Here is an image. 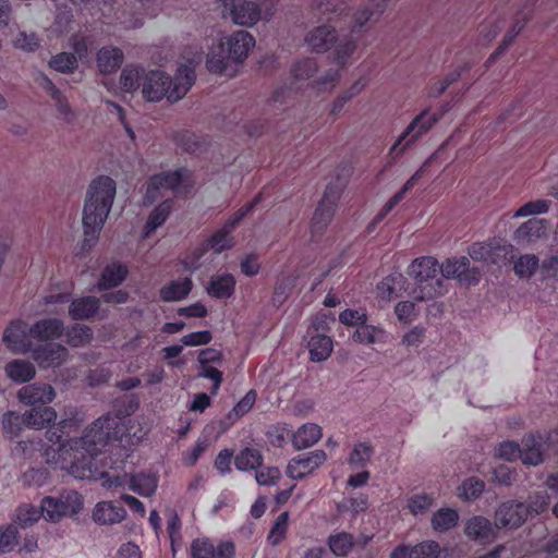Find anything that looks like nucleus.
<instances>
[{
	"label": "nucleus",
	"mask_w": 558,
	"mask_h": 558,
	"mask_svg": "<svg viewBox=\"0 0 558 558\" xmlns=\"http://www.w3.org/2000/svg\"><path fill=\"white\" fill-rule=\"evenodd\" d=\"M126 427L122 417L107 414L97 418L78 438L63 440L57 430L48 429L47 438L52 444L45 449L47 463L54 464L76 478H102V486L111 489L128 485L129 489L143 496H151L157 488L155 476L138 473L129 475L110 474L105 468L117 471L119 464H124L126 454L113 461L106 456L105 448L121 449L128 444Z\"/></svg>",
	"instance_id": "1"
},
{
	"label": "nucleus",
	"mask_w": 558,
	"mask_h": 558,
	"mask_svg": "<svg viewBox=\"0 0 558 558\" xmlns=\"http://www.w3.org/2000/svg\"><path fill=\"white\" fill-rule=\"evenodd\" d=\"M195 80V71L187 64L180 65L173 78L163 71L150 70L142 77V94L147 101H160L166 97L174 102L187 94Z\"/></svg>",
	"instance_id": "2"
},
{
	"label": "nucleus",
	"mask_w": 558,
	"mask_h": 558,
	"mask_svg": "<svg viewBox=\"0 0 558 558\" xmlns=\"http://www.w3.org/2000/svg\"><path fill=\"white\" fill-rule=\"evenodd\" d=\"M116 195V182L107 175H100L92 181L83 209V226L85 236L97 239L110 213Z\"/></svg>",
	"instance_id": "3"
},
{
	"label": "nucleus",
	"mask_w": 558,
	"mask_h": 558,
	"mask_svg": "<svg viewBox=\"0 0 558 558\" xmlns=\"http://www.w3.org/2000/svg\"><path fill=\"white\" fill-rule=\"evenodd\" d=\"M438 260L433 256L415 258L408 268V275L414 281L413 298L417 301H428L445 294L446 287L439 275Z\"/></svg>",
	"instance_id": "4"
},
{
	"label": "nucleus",
	"mask_w": 558,
	"mask_h": 558,
	"mask_svg": "<svg viewBox=\"0 0 558 558\" xmlns=\"http://www.w3.org/2000/svg\"><path fill=\"white\" fill-rule=\"evenodd\" d=\"M305 41L310 48L317 53H323L335 48L332 62L340 66L345 65L348 59L356 49V44L351 35L339 39L335 27L328 25H320L311 31Z\"/></svg>",
	"instance_id": "5"
},
{
	"label": "nucleus",
	"mask_w": 558,
	"mask_h": 558,
	"mask_svg": "<svg viewBox=\"0 0 558 558\" xmlns=\"http://www.w3.org/2000/svg\"><path fill=\"white\" fill-rule=\"evenodd\" d=\"M57 420V412L53 408L29 409L22 415L14 411H7L2 415V428L10 438L20 436L23 426L33 429H43L53 424Z\"/></svg>",
	"instance_id": "6"
},
{
	"label": "nucleus",
	"mask_w": 558,
	"mask_h": 558,
	"mask_svg": "<svg viewBox=\"0 0 558 558\" xmlns=\"http://www.w3.org/2000/svg\"><path fill=\"white\" fill-rule=\"evenodd\" d=\"M182 187H192L191 174L185 168L155 173L146 182L144 204L151 205L160 198L161 189L171 190L178 194Z\"/></svg>",
	"instance_id": "7"
},
{
	"label": "nucleus",
	"mask_w": 558,
	"mask_h": 558,
	"mask_svg": "<svg viewBox=\"0 0 558 558\" xmlns=\"http://www.w3.org/2000/svg\"><path fill=\"white\" fill-rule=\"evenodd\" d=\"M82 508L83 498L75 490L63 493L59 497L47 496L40 505L43 517L50 522H59L63 517L75 515Z\"/></svg>",
	"instance_id": "8"
},
{
	"label": "nucleus",
	"mask_w": 558,
	"mask_h": 558,
	"mask_svg": "<svg viewBox=\"0 0 558 558\" xmlns=\"http://www.w3.org/2000/svg\"><path fill=\"white\" fill-rule=\"evenodd\" d=\"M439 120L437 113H430L428 109L417 114L405 130L400 134L389 150V155L395 159L404 153L407 147L413 144L422 135L426 134Z\"/></svg>",
	"instance_id": "9"
},
{
	"label": "nucleus",
	"mask_w": 558,
	"mask_h": 558,
	"mask_svg": "<svg viewBox=\"0 0 558 558\" xmlns=\"http://www.w3.org/2000/svg\"><path fill=\"white\" fill-rule=\"evenodd\" d=\"M439 267V275L442 279H459V281L469 286H475L480 282L481 272L478 268H470V260L465 256L447 258Z\"/></svg>",
	"instance_id": "10"
},
{
	"label": "nucleus",
	"mask_w": 558,
	"mask_h": 558,
	"mask_svg": "<svg viewBox=\"0 0 558 558\" xmlns=\"http://www.w3.org/2000/svg\"><path fill=\"white\" fill-rule=\"evenodd\" d=\"M17 398L22 404L31 409H48L56 398V390L47 383L28 384L17 391Z\"/></svg>",
	"instance_id": "11"
},
{
	"label": "nucleus",
	"mask_w": 558,
	"mask_h": 558,
	"mask_svg": "<svg viewBox=\"0 0 558 558\" xmlns=\"http://www.w3.org/2000/svg\"><path fill=\"white\" fill-rule=\"evenodd\" d=\"M327 459L324 450H314L292 458L286 470V474L292 480H302L312 474Z\"/></svg>",
	"instance_id": "12"
},
{
	"label": "nucleus",
	"mask_w": 558,
	"mask_h": 558,
	"mask_svg": "<svg viewBox=\"0 0 558 558\" xmlns=\"http://www.w3.org/2000/svg\"><path fill=\"white\" fill-rule=\"evenodd\" d=\"M235 546L230 541H221L217 546L207 538H195L191 543L190 558H234Z\"/></svg>",
	"instance_id": "13"
},
{
	"label": "nucleus",
	"mask_w": 558,
	"mask_h": 558,
	"mask_svg": "<svg viewBox=\"0 0 558 558\" xmlns=\"http://www.w3.org/2000/svg\"><path fill=\"white\" fill-rule=\"evenodd\" d=\"M529 513V508L523 502L513 500L502 502L495 514L496 526L517 529L526 521Z\"/></svg>",
	"instance_id": "14"
},
{
	"label": "nucleus",
	"mask_w": 558,
	"mask_h": 558,
	"mask_svg": "<svg viewBox=\"0 0 558 558\" xmlns=\"http://www.w3.org/2000/svg\"><path fill=\"white\" fill-rule=\"evenodd\" d=\"M229 8L232 21L243 26H253L260 17V8L257 3L247 0H223Z\"/></svg>",
	"instance_id": "15"
},
{
	"label": "nucleus",
	"mask_w": 558,
	"mask_h": 558,
	"mask_svg": "<svg viewBox=\"0 0 558 558\" xmlns=\"http://www.w3.org/2000/svg\"><path fill=\"white\" fill-rule=\"evenodd\" d=\"M231 61L242 63L255 46V38L246 31L233 32L222 41Z\"/></svg>",
	"instance_id": "16"
},
{
	"label": "nucleus",
	"mask_w": 558,
	"mask_h": 558,
	"mask_svg": "<svg viewBox=\"0 0 558 558\" xmlns=\"http://www.w3.org/2000/svg\"><path fill=\"white\" fill-rule=\"evenodd\" d=\"M27 325L23 320H13L3 332V342L8 349L15 353H26L31 343Z\"/></svg>",
	"instance_id": "17"
},
{
	"label": "nucleus",
	"mask_w": 558,
	"mask_h": 558,
	"mask_svg": "<svg viewBox=\"0 0 558 558\" xmlns=\"http://www.w3.org/2000/svg\"><path fill=\"white\" fill-rule=\"evenodd\" d=\"M68 350L60 343H45L37 345L33 351L34 359L43 367L59 366L68 357Z\"/></svg>",
	"instance_id": "18"
},
{
	"label": "nucleus",
	"mask_w": 558,
	"mask_h": 558,
	"mask_svg": "<svg viewBox=\"0 0 558 558\" xmlns=\"http://www.w3.org/2000/svg\"><path fill=\"white\" fill-rule=\"evenodd\" d=\"M520 459L524 464L538 465L544 461L543 433H531L523 437Z\"/></svg>",
	"instance_id": "19"
},
{
	"label": "nucleus",
	"mask_w": 558,
	"mask_h": 558,
	"mask_svg": "<svg viewBox=\"0 0 558 558\" xmlns=\"http://www.w3.org/2000/svg\"><path fill=\"white\" fill-rule=\"evenodd\" d=\"M64 332L63 322L59 318H44L28 328L29 337L38 341L59 339Z\"/></svg>",
	"instance_id": "20"
},
{
	"label": "nucleus",
	"mask_w": 558,
	"mask_h": 558,
	"mask_svg": "<svg viewBox=\"0 0 558 558\" xmlns=\"http://www.w3.org/2000/svg\"><path fill=\"white\" fill-rule=\"evenodd\" d=\"M128 276L129 268L126 265L121 263L108 264L102 269L96 288L99 291H107L117 288L122 284V282L128 278Z\"/></svg>",
	"instance_id": "21"
},
{
	"label": "nucleus",
	"mask_w": 558,
	"mask_h": 558,
	"mask_svg": "<svg viewBox=\"0 0 558 558\" xmlns=\"http://www.w3.org/2000/svg\"><path fill=\"white\" fill-rule=\"evenodd\" d=\"M100 308V300L87 295L74 299L69 306V315L74 320H89Z\"/></svg>",
	"instance_id": "22"
},
{
	"label": "nucleus",
	"mask_w": 558,
	"mask_h": 558,
	"mask_svg": "<svg viewBox=\"0 0 558 558\" xmlns=\"http://www.w3.org/2000/svg\"><path fill=\"white\" fill-rule=\"evenodd\" d=\"M125 509L116 501H100L93 511V519L99 524H114L124 520Z\"/></svg>",
	"instance_id": "23"
},
{
	"label": "nucleus",
	"mask_w": 558,
	"mask_h": 558,
	"mask_svg": "<svg viewBox=\"0 0 558 558\" xmlns=\"http://www.w3.org/2000/svg\"><path fill=\"white\" fill-rule=\"evenodd\" d=\"M464 533L469 538L481 543H488L495 538L492 522L483 515H475L469 519Z\"/></svg>",
	"instance_id": "24"
},
{
	"label": "nucleus",
	"mask_w": 558,
	"mask_h": 558,
	"mask_svg": "<svg viewBox=\"0 0 558 558\" xmlns=\"http://www.w3.org/2000/svg\"><path fill=\"white\" fill-rule=\"evenodd\" d=\"M123 51L113 46L101 47L96 56L97 66L100 73L110 74L116 72L123 63Z\"/></svg>",
	"instance_id": "25"
},
{
	"label": "nucleus",
	"mask_w": 558,
	"mask_h": 558,
	"mask_svg": "<svg viewBox=\"0 0 558 558\" xmlns=\"http://www.w3.org/2000/svg\"><path fill=\"white\" fill-rule=\"evenodd\" d=\"M236 280L232 274L215 275L207 286V293L219 300L230 299L235 291Z\"/></svg>",
	"instance_id": "26"
},
{
	"label": "nucleus",
	"mask_w": 558,
	"mask_h": 558,
	"mask_svg": "<svg viewBox=\"0 0 558 558\" xmlns=\"http://www.w3.org/2000/svg\"><path fill=\"white\" fill-rule=\"evenodd\" d=\"M547 233L546 221L544 219H529L522 223L514 232V240L520 243H532Z\"/></svg>",
	"instance_id": "27"
},
{
	"label": "nucleus",
	"mask_w": 558,
	"mask_h": 558,
	"mask_svg": "<svg viewBox=\"0 0 558 558\" xmlns=\"http://www.w3.org/2000/svg\"><path fill=\"white\" fill-rule=\"evenodd\" d=\"M193 283L187 277L171 280L159 290L160 299L163 302H174L185 299L192 291Z\"/></svg>",
	"instance_id": "28"
},
{
	"label": "nucleus",
	"mask_w": 558,
	"mask_h": 558,
	"mask_svg": "<svg viewBox=\"0 0 558 558\" xmlns=\"http://www.w3.org/2000/svg\"><path fill=\"white\" fill-rule=\"evenodd\" d=\"M7 376L16 384L31 381L36 375L34 364L26 360H12L4 367Z\"/></svg>",
	"instance_id": "29"
},
{
	"label": "nucleus",
	"mask_w": 558,
	"mask_h": 558,
	"mask_svg": "<svg viewBox=\"0 0 558 558\" xmlns=\"http://www.w3.org/2000/svg\"><path fill=\"white\" fill-rule=\"evenodd\" d=\"M172 208L173 201L168 198L151 210L144 226V238H148L157 228L166 222L172 211Z\"/></svg>",
	"instance_id": "30"
},
{
	"label": "nucleus",
	"mask_w": 558,
	"mask_h": 558,
	"mask_svg": "<svg viewBox=\"0 0 558 558\" xmlns=\"http://www.w3.org/2000/svg\"><path fill=\"white\" fill-rule=\"evenodd\" d=\"M322 427L315 423H306L293 434V446L296 449H305L315 445L322 438Z\"/></svg>",
	"instance_id": "31"
},
{
	"label": "nucleus",
	"mask_w": 558,
	"mask_h": 558,
	"mask_svg": "<svg viewBox=\"0 0 558 558\" xmlns=\"http://www.w3.org/2000/svg\"><path fill=\"white\" fill-rule=\"evenodd\" d=\"M231 61L222 41L210 47L206 59V68L210 73L223 74Z\"/></svg>",
	"instance_id": "32"
},
{
	"label": "nucleus",
	"mask_w": 558,
	"mask_h": 558,
	"mask_svg": "<svg viewBox=\"0 0 558 558\" xmlns=\"http://www.w3.org/2000/svg\"><path fill=\"white\" fill-rule=\"evenodd\" d=\"M423 172V168H420L417 171H415V173L403 184V186L392 197H390V199L385 204L380 213L375 217L372 223L373 226L381 221L383 218L403 199L405 193L413 189V186L422 178Z\"/></svg>",
	"instance_id": "33"
},
{
	"label": "nucleus",
	"mask_w": 558,
	"mask_h": 558,
	"mask_svg": "<svg viewBox=\"0 0 558 558\" xmlns=\"http://www.w3.org/2000/svg\"><path fill=\"white\" fill-rule=\"evenodd\" d=\"M332 339L326 335L312 336L308 341L311 360L314 362H323L327 360L332 352Z\"/></svg>",
	"instance_id": "34"
},
{
	"label": "nucleus",
	"mask_w": 558,
	"mask_h": 558,
	"mask_svg": "<svg viewBox=\"0 0 558 558\" xmlns=\"http://www.w3.org/2000/svg\"><path fill=\"white\" fill-rule=\"evenodd\" d=\"M263 461L260 451L251 447H245L234 458V464L239 471L257 470Z\"/></svg>",
	"instance_id": "35"
},
{
	"label": "nucleus",
	"mask_w": 558,
	"mask_h": 558,
	"mask_svg": "<svg viewBox=\"0 0 558 558\" xmlns=\"http://www.w3.org/2000/svg\"><path fill=\"white\" fill-rule=\"evenodd\" d=\"M352 339L354 342L361 344L384 342L385 330L380 327L368 325L367 322H365L355 329Z\"/></svg>",
	"instance_id": "36"
},
{
	"label": "nucleus",
	"mask_w": 558,
	"mask_h": 558,
	"mask_svg": "<svg viewBox=\"0 0 558 558\" xmlns=\"http://www.w3.org/2000/svg\"><path fill=\"white\" fill-rule=\"evenodd\" d=\"M459 521V514L456 509L441 508L432 517V526L436 532L444 533L453 529Z\"/></svg>",
	"instance_id": "37"
},
{
	"label": "nucleus",
	"mask_w": 558,
	"mask_h": 558,
	"mask_svg": "<svg viewBox=\"0 0 558 558\" xmlns=\"http://www.w3.org/2000/svg\"><path fill=\"white\" fill-rule=\"evenodd\" d=\"M210 353V354H215L217 355V352L215 350H204L201 352L199 354V362L202 364V372H201V375L205 378H208L210 380L214 381L213 386H211V389H210V392L213 395H216L220 388V385L222 383V372L219 371L218 368L214 367V366H210V365H207V363L209 361H214L215 357H207L206 355Z\"/></svg>",
	"instance_id": "38"
},
{
	"label": "nucleus",
	"mask_w": 558,
	"mask_h": 558,
	"mask_svg": "<svg viewBox=\"0 0 558 558\" xmlns=\"http://www.w3.org/2000/svg\"><path fill=\"white\" fill-rule=\"evenodd\" d=\"M331 553L338 557H345L354 546L353 535L348 532L331 534L327 542Z\"/></svg>",
	"instance_id": "39"
},
{
	"label": "nucleus",
	"mask_w": 558,
	"mask_h": 558,
	"mask_svg": "<svg viewBox=\"0 0 558 558\" xmlns=\"http://www.w3.org/2000/svg\"><path fill=\"white\" fill-rule=\"evenodd\" d=\"M333 214L335 209H332V206L319 202L311 221L312 238L317 233H322L327 228Z\"/></svg>",
	"instance_id": "40"
},
{
	"label": "nucleus",
	"mask_w": 558,
	"mask_h": 558,
	"mask_svg": "<svg viewBox=\"0 0 558 558\" xmlns=\"http://www.w3.org/2000/svg\"><path fill=\"white\" fill-rule=\"evenodd\" d=\"M263 192L258 193L250 203L242 206L230 218L226 220L223 226L219 229L225 234L231 235L235 227L255 208L262 201Z\"/></svg>",
	"instance_id": "41"
},
{
	"label": "nucleus",
	"mask_w": 558,
	"mask_h": 558,
	"mask_svg": "<svg viewBox=\"0 0 558 558\" xmlns=\"http://www.w3.org/2000/svg\"><path fill=\"white\" fill-rule=\"evenodd\" d=\"M66 343L73 348L82 347L89 343L93 339L90 327L81 324L70 326L65 332Z\"/></svg>",
	"instance_id": "42"
},
{
	"label": "nucleus",
	"mask_w": 558,
	"mask_h": 558,
	"mask_svg": "<svg viewBox=\"0 0 558 558\" xmlns=\"http://www.w3.org/2000/svg\"><path fill=\"white\" fill-rule=\"evenodd\" d=\"M257 399V393L254 389L248 390L243 398L228 412L226 418L233 424L245 414H247L254 407Z\"/></svg>",
	"instance_id": "43"
},
{
	"label": "nucleus",
	"mask_w": 558,
	"mask_h": 558,
	"mask_svg": "<svg viewBox=\"0 0 558 558\" xmlns=\"http://www.w3.org/2000/svg\"><path fill=\"white\" fill-rule=\"evenodd\" d=\"M373 453L374 449L369 442H357L348 457V464L351 468H363L369 461Z\"/></svg>",
	"instance_id": "44"
},
{
	"label": "nucleus",
	"mask_w": 558,
	"mask_h": 558,
	"mask_svg": "<svg viewBox=\"0 0 558 558\" xmlns=\"http://www.w3.org/2000/svg\"><path fill=\"white\" fill-rule=\"evenodd\" d=\"M289 524V512L284 511L280 513L275 523L272 524L268 535L267 542L271 546H278L287 536Z\"/></svg>",
	"instance_id": "45"
},
{
	"label": "nucleus",
	"mask_w": 558,
	"mask_h": 558,
	"mask_svg": "<svg viewBox=\"0 0 558 558\" xmlns=\"http://www.w3.org/2000/svg\"><path fill=\"white\" fill-rule=\"evenodd\" d=\"M539 266V259L534 254L521 255L514 262L513 270L519 278L532 277Z\"/></svg>",
	"instance_id": "46"
},
{
	"label": "nucleus",
	"mask_w": 558,
	"mask_h": 558,
	"mask_svg": "<svg viewBox=\"0 0 558 558\" xmlns=\"http://www.w3.org/2000/svg\"><path fill=\"white\" fill-rule=\"evenodd\" d=\"M409 558H438L441 553L440 545L436 541H424L414 546H409Z\"/></svg>",
	"instance_id": "47"
},
{
	"label": "nucleus",
	"mask_w": 558,
	"mask_h": 558,
	"mask_svg": "<svg viewBox=\"0 0 558 558\" xmlns=\"http://www.w3.org/2000/svg\"><path fill=\"white\" fill-rule=\"evenodd\" d=\"M485 489L484 481L471 476L464 480L459 487V497L463 500H474L481 496Z\"/></svg>",
	"instance_id": "48"
},
{
	"label": "nucleus",
	"mask_w": 558,
	"mask_h": 558,
	"mask_svg": "<svg viewBox=\"0 0 558 558\" xmlns=\"http://www.w3.org/2000/svg\"><path fill=\"white\" fill-rule=\"evenodd\" d=\"M490 251L489 255H492V259H488L490 264H500L506 260L513 259V246L508 244L501 240L493 239L490 240Z\"/></svg>",
	"instance_id": "49"
},
{
	"label": "nucleus",
	"mask_w": 558,
	"mask_h": 558,
	"mask_svg": "<svg viewBox=\"0 0 558 558\" xmlns=\"http://www.w3.org/2000/svg\"><path fill=\"white\" fill-rule=\"evenodd\" d=\"M77 65L76 56L71 52H60L49 61V66L61 73H72L77 69Z\"/></svg>",
	"instance_id": "50"
},
{
	"label": "nucleus",
	"mask_w": 558,
	"mask_h": 558,
	"mask_svg": "<svg viewBox=\"0 0 558 558\" xmlns=\"http://www.w3.org/2000/svg\"><path fill=\"white\" fill-rule=\"evenodd\" d=\"M143 69L136 68V66H125L120 75V85L121 88L126 93H133L135 92L141 83L140 80L142 78L141 72H143Z\"/></svg>",
	"instance_id": "51"
},
{
	"label": "nucleus",
	"mask_w": 558,
	"mask_h": 558,
	"mask_svg": "<svg viewBox=\"0 0 558 558\" xmlns=\"http://www.w3.org/2000/svg\"><path fill=\"white\" fill-rule=\"evenodd\" d=\"M48 478L49 471L44 466L31 468L21 476L23 485L28 487H41L47 483Z\"/></svg>",
	"instance_id": "52"
},
{
	"label": "nucleus",
	"mask_w": 558,
	"mask_h": 558,
	"mask_svg": "<svg viewBox=\"0 0 558 558\" xmlns=\"http://www.w3.org/2000/svg\"><path fill=\"white\" fill-rule=\"evenodd\" d=\"M401 280V275H389L385 277L376 287L378 298L385 301L391 300L396 295L397 288Z\"/></svg>",
	"instance_id": "53"
},
{
	"label": "nucleus",
	"mask_w": 558,
	"mask_h": 558,
	"mask_svg": "<svg viewBox=\"0 0 558 558\" xmlns=\"http://www.w3.org/2000/svg\"><path fill=\"white\" fill-rule=\"evenodd\" d=\"M182 522L177 512H172L167 522V532L170 538L171 549L173 554L177 553L178 548L182 543L181 533Z\"/></svg>",
	"instance_id": "54"
},
{
	"label": "nucleus",
	"mask_w": 558,
	"mask_h": 558,
	"mask_svg": "<svg viewBox=\"0 0 558 558\" xmlns=\"http://www.w3.org/2000/svg\"><path fill=\"white\" fill-rule=\"evenodd\" d=\"M317 71V62L313 58H303L298 60L291 69L292 75L296 80L311 78Z\"/></svg>",
	"instance_id": "55"
},
{
	"label": "nucleus",
	"mask_w": 558,
	"mask_h": 558,
	"mask_svg": "<svg viewBox=\"0 0 558 558\" xmlns=\"http://www.w3.org/2000/svg\"><path fill=\"white\" fill-rule=\"evenodd\" d=\"M234 246V240L232 235L225 234L222 231L217 230L207 240V247L213 250L214 253L220 254Z\"/></svg>",
	"instance_id": "56"
},
{
	"label": "nucleus",
	"mask_w": 558,
	"mask_h": 558,
	"mask_svg": "<svg viewBox=\"0 0 558 558\" xmlns=\"http://www.w3.org/2000/svg\"><path fill=\"white\" fill-rule=\"evenodd\" d=\"M41 515V509H38L33 505L25 504L19 507L16 520L21 526L25 527L37 522Z\"/></svg>",
	"instance_id": "57"
},
{
	"label": "nucleus",
	"mask_w": 558,
	"mask_h": 558,
	"mask_svg": "<svg viewBox=\"0 0 558 558\" xmlns=\"http://www.w3.org/2000/svg\"><path fill=\"white\" fill-rule=\"evenodd\" d=\"M550 202L547 199H536L523 204L517 209L513 217H527L531 215L545 214L548 211Z\"/></svg>",
	"instance_id": "58"
},
{
	"label": "nucleus",
	"mask_w": 558,
	"mask_h": 558,
	"mask_svg": "<svg viewBox=\"0 0 558 558\" xmlns=\"http://www.w3.org/2000/svg\"><path fill=\"white\" fill-rule=\"evenodd\" d=\"M495 456L499 459L512 462L520 459L521 447L517 441H502L496 447Z\"/></svg>",
	"instance_id": "59"
},
{
	"label": "nucleus",
	"mask_w": 558,
	"mask_h": 558,
	"mask_svg": "<svg viewBox=\"0 0 558 558\" xmlns=\"http://www.w3.org/2000/svg\"><path fill=\"white\" fill-rule=\"evenodd\" d=\"M468 69V65L459 66L454 71L450 72L442 81L434 84L429 89L430 97H439L453 82L458 81L462 72Z\"/></svg>",
	"instance_id": "60"
},
{
	"label": "nucleus",
	"mask_w": 558,
	"mask_h": 558,
	"mask_svg": "<svg viewBox=\"0 0 558 558\" xmlns=\"http://www.w3.org/2000/svg\"><path fill=\"white\" fill-rule=\"evenodd\" d=\"M339 322L348 327H359L367 322V314L364 310L347 308L339 314Z\"/></svg>",
	"instance_id": "61"
},
{
	"label": "nucleus",
	"mask_w": 558,
	"mask_h": 558,
	"mask_svg": "<svg viewBox=\"0 0 558 558\" xmlns=\"http://www.w3.org/2000/svg\"><path fill=\"white\" fill-rule=\"evenodd\" d=\"M524 24H525V22L520 23V21L517 20L515 24L505 35V38H504L501 45L488 58L487 65H489L497 57H499L505 50L508 49V47L512 44L514 38L518 36V34L524 27Z\"/></svg>",
	"instance_id": "62"
},
{
	"label": "nucleus",
	"mask_w": 558,
	"mask_h": 558,
	"mask_svg": "<svg viewBox=\"0 0 558 558\" xmlns=\"http://www.w3.org/2000/svg\"><path fill=\"white\" fill-rule=\"evenodd\" d=\"M17 542V529L13 525L0 529V554L13 550Z\"/></svg>",
	"instance_id": "63"
},
{
	"label": "nucleus",
	"mask_w": 558,
	"mask_h": 558,
	"mask_svg": "<svg viewBox=\"0 0 558 558\" xmlns=\"http://www.w3.org/2000/svg\"><path fill=\"white\" fill-rule=\"evenodd\" d=\"M207 447V440L204 438H198L195 442V446L191 450L183 453L182 463L189 468L194 466L199 460L201 456L206 451Z\"/></svg>",
	"instance_id": "64"
}]
</instances>
